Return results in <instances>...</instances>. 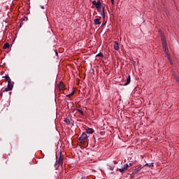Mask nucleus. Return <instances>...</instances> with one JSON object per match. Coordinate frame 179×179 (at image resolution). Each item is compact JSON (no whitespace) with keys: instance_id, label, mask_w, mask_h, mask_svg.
Listing matches in <instances>:
<instances>
[{"instance_id":"21","label":"nucleus","mask_w":179,"mask_h":179,"mask_svg":"<svg viewBox=\"0 0 179 179\" xmlns=\"http://www.w3.org/2000/svg\"><path fill=\"white\" fill-rule=\"evenodd\" d=\"M145 166H148L149 167H153V164L149 165V164H146Z\"/></svg>"},{"instance_id":"22","label":"nucleus","mask_w":179,"mask_h":179,"mask_svg":"<svg viewBox=\"0 0 179 179\" xmlns=\"http://www.w3.org/2000/svg\"><path fill=\"white\" fill-rule=\"evenodd\" d=\"M112 5H114V0H110Z\"/></svg>"},{"instance_id":"4","label":"nucleus","mask_w":179,"mask_h":179,"mask_svg":"<svg viewBox=\"0 0 179 179\" xmlns=\"http://www.w3.org/2000/svg\"><path fill=\"white\" fill-rule=\"evenodd\" d=\"M92 4L96 8V9H101V3L100 1H96V0L92 1Z\"/></svg>"},{"instance_id":"2","label":"nucleus","mask_w":179,"mask_h":179,"mask_svg":"<svg viewBox=\"0 0 179 179\" xmlns=\"http://www.w3.org/2000/svg\"><path fill=\"white\" fill-rule=\"evenodd\" d=\"M79 142L82 145H86V143H87V134H86V133H83L79 138Z\"/></svg>"},{"instance_id":"16","label":"nucleus","mask_w":179,"mask_h":179,"mask_svg":"<svg viewBox=\"0 0 179 179\" xmlns=\"http://www.w3.org/2000/svg\"><path fill=\"white\" fill-rule=\"evenodd\" d=\"M141 169H142V168L138 167L135 169L134 173H138V172L141 171Z\"/></svg>"},{"instance_id":"18","label":"nucleus","mask_w":179,"mask_h":179,"mask_svg":"<svg viewBox=\"0 0 179 179\" xmlns=\"http://www.w3.org/2000/svg\"><path fill=\"white\" fill-rule=\"evenodd\" d=\"M102 16H103V19H104V17H106V13H104V7H103V8H102Z\"/></svg>"},{"instance_id":"11","label":"nucleus","mask_w":179,"mask_h":179,"mask_svg":"<svg viewBox=\"0 0 179 179\" xmlns=\"http://www.w3.org/2000/svg\"><path fill=\"white\" fill-rule=\"evenodd\" d=\"M93 132H94V130H93V129H91V128L87 129V134H93Z\"/></svg>"},{"instance_id":"23","label":"nucleus","mask_w":179,"mask_h":179,"mask_svg":"<svg viewBox=\"0 0 179 179\" xmlns=\"http://www.w3.org/2000/svg\"><path fill=\"white\" fill-rule=\"evenodd\" d=\"M132 163H130L129 164V167H131V166H132Z\"/></svg>"},{"instance_id":"13","label":"nucleus","mask_w":179,"mask_h":179,"mask_svg":"<svg viewBox=\"0 0 179 179\" xmlns=\"http://www.w3.org/2000/svg\"><path fill=\"white\" fill-rule=\"evenodd\" d=\"M9 47H10V45H9V43H5V44L3 45V48L4 50H6V48H9Z\"/></svg>"},{"instance_id":"7","label":"nucleus","mask_w":179,"mask_h":179,"mask_svg":"<svg viewBox=\"0 0 179 179\" xmlns=\"http://www.w3.org/2000/svg\"><path fill=\"white\" fill-rule=\"evenodd\" d=\"M100 20H101V17H98V18L94 19V24L95 26H97L98 24H101V22Z\"/></svg>"},{"instance_id":"8","label":"nucleus","mask_w":179,"mask_h":179,"mask_svg":"<svg viewBox=\"0 0 179 179\" xmlns=\"http://www.w3.org/2000/svg\"><path fill=\"white\" fill-rule=\"evenodd\" d=\"M113 48H114V50H115V51H118V50H120V45H118V42H117V41L115 42Z\"/></svg>"},{"instance_id":"10","label":"nucleus","mask_w":179,"mask_h":179,"mask_svg":"<svg viewBox=\"0 0 179 179\" xmlns=\"http://www.w3.org/2000/svg\"><path fill=\"white\" fill-rule=\"evenodd\" d=\"M129 83H131V76H128V77L127 78V82L124 84V86H127V85H129Z\"/></svg>"},{"instance_id":"20","label":"nucleus","mask_w":179,"mask_h":179,"mask_svg":"<svg viewBox=\"0 0 179 179\" xmlns=\"http://www.w3.org/2000/svg\"><path fill=\"white\" fill-rule=\"evenodd\" d=\"M10 90H10V89L7 87L6 88L4 89V90L3 91V92H9Z\"/></svg>"},{"instance_id":"15","label":"nucleus","mask_w":179,"mask_h":179,"mask_svg":"<svg viewBox=\"0 0 179 179\" xmlns=\"http://www.w3.org/2000/svg\"><path fill=\"white\" fill-rule=\"evenodd\" d=\"M3 78H5L6 80H7L8 83L11 82L10 78H9V76H6Z\"/></svg>"},{"instance_id":"12","label":"nucleus","mask_w":179,"mask_h":179,"mask_svg":"<svg viewBox=\"0 0 179 179\" xmlns=\"http://www.w3.org/2000/svg\"><path fill=\"white\" fill-rule=\"evenodd\" d=\"M75 110L78 111V113H80V114H81V115H84L83 110H82V109L75 108Z\"/></svg>"},{"instance_id":"9","label":"nucleus","mask_w":179,"mask_h":179,"mask_svg":"<svg viewBox=\"0 0 179 179\" xmlns=\"http://www.w3.org/2000/svg\"><path fill=\"white\" fill-rule=\"evenodd\" d=\"M10 90H12L13 89V85L12 84V81H9L8 83V87H7Z\"/></svg>"},{"instance_id":"1","label":"nucleus","mask_w":179,"mask_h":179,"mask_svg":"<svg viewBox=\"0 0 179 179\" xmlns=\"http://www.w3.org/2000/svg\"><path fill=\"white\" fill-rule=\"evenodd\" d=\"M161 40L164 52H169V48H167V41L166 40V36H164L163 34H161Z\"/></svg>"},{"instance_id":"24","label":"nucleus","mask_w":179,"mask_h":179,"mask_svg":"<svg viewBox=\"0 0 179 179\" xmlns=\"http://www.w3.org/2000/svg\"><path fill=\"white\" fill-rule=\"evenodd\" d=\"M159 33H162V30H159Z\"/></svg>"},{"instance_id":"5","label":"nucleus","mask_w":179,"mask_h":179,"mask_svg":"<svg viewBox=\"0 0 179 179\" xmlns=\"http://www.w3.org/2000/svg\"><path fill=\"white\" fill-rule=\"evenodd\" d=\"M129 167V166L128 164H125L122 169H119L120 173H125L128 170Z\"/></svg>"},{"instance_id":"3","label":"nucleus","mask_w":179,"mask_h":179,"mask_svg":"<svg viewBox=\"0 0 179 179\" xmlns=\"http://www.w3.org/2000/svg\"><path fill=\"white\" fill-rule=\"evenodd\" d=\"M57 90L58 92H64V90H66V87L65 86V84L64 83L60 82L57 84Z\"/></svg>"},{"instance_id":"19","label":"nucleus","mask_w":179,"mask_h":179,"mask_svg":"<svg viewBox=\"0 0 179 179\" xmlns=\"http://www.w3.org/2000/svg\"><path fill=\"white\" fill-rule=\"evenodd\" d=\"M96 57H101V58H103L104 57V55H103V53L100 52L99 53Z\"/></svg>"},{"instance_id":"25","label":"nucleus","mask_w":179,"mask_h":179,"mask_svg":"<svg viewBox=\"0 0 179 179\" xmlns=\"http://www.w3.org/2000/svg\"><path fill=\"white\" fill-rule=\"evenodd\" d=\"M57 55H58V52H56Z\"/></svg>"},{"instance_id":"6","label":"nucleus","mask_w":179,"mask_h":179,"mask_svg":"<svg viewBox=\"0 0 179 179\" xmlns=\"http://www.w3.org/2000/svg\"><path fill=\"white\" fill-rule=\"evenodd\" d=\"M57 164H59V166H62V164H64V157H62V155H60L59 160L57 162L55 166H57Z\"/></svg>"},{"instance_id":"14","label":"nucleus","mask_w":179,"mask_h":179,"mask_svg":"<svg viewBox=\"0 0 179 179\" xmlns=\"http://www.w3.org/2000/svg\"><path fill=\"white\" fill-rule=\"evenodd\" d=\"M73 94H75V90H73L71 94L66 95V97H69V99H71Z\"/></svg>"},{"instance_id":"17","label":"nucleus","mask_w":179,"mask_h":179,"mask_svg":"<svg viewBox=\"0 0 179 179\" xmlns=\"http://www.w3.org/2000/svg\"><path fill=\"white\" fill-rule=\"evenodd\" d=\"M64 122H66L67 125H69V124H71V121L69 120V119H65Z\"/></svg>"}]
</instances>
